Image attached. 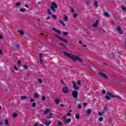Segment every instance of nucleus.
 <instances>
[{"instance_id":"nucleus-47","label":"nucleus","mask_w":126,"mask_h":126,"mask_svg":"<svg viewBox=\"0 0 126 126\" xmlns=\"http://www.w3.org/2000/svg\"><path fill=\"white\" fill-rule=\"evenodd\" d=\"M67 116H68V117H71V114L70 113H68L66 114Z\"/></svg>"},{"instance_id":"nucleus-63","label":"nucleus","mask_w":126,"mask_h":126,"mask_svg":"<svg viewBox=\"0 0 126 126\" xmlns=\"http://www.w3.org/2000/svg\"><path fill=\"white\" fill-rule=\"evenodd\" d=\"M50 18H51L50 17H48L46 18V19L48 20V19H50Z\"/></svg>"},{"instance_id":"nucleus-13","label":"nucleus","mask_w":126,"mask_h":126,"mask_svg":"<svg viewBox=\"0 0 126 126\" xmlns=\"http://www.w3.org/2000/svg\"><path fill=\"white\" fill-rule=\"evenodd\" d=\"M99 23V21H98V20H96L95 21V23H94L93 25V27H94V28H96L97 27V26H98V24Z\"/></svg>"},{"instance_id":"nucleus-39","label":"nucleus","mask_w":126,"mask_h":126,"mask_svg":"<svg viewBox=\"0 0 126 126\" xmlns=\"http://www.w3.org/2000/svg\"><path fill=\"white\" fill-rule=\"evenodd\" d=\"M78 17V14H76V13H74L73 14V17H74V18H76V17Z\"/></svg>"},{"instance_id":"nucleus-12","label":"nucleus","mask_w":126,"mask_h":126,"mask_svg":"<svg viewBox=\"0 0 126 126\" xmlns=\"http://www.w3.org/2000/svg\"><path fill=\"white\" fill-rule=\"evenodd\" d=\"M108 105H104L103 107V109L102 110L103 114H105V112H106V111H108Z\"/></svg>"},{"instance_id":"nucleus-22","label":"nucleus","mask_w":126,"mask_h":126,"mask_svg":"<svg viewBox=\"0 0 126 126\" xmlns=\"http://www.w3.org/2000/svg\"><path fill=\"white\" fill-rule=\"evenodd\" d=\"M18 32H19V33L21 35H24V32H23V31L18 30Z\"/></svg>"},{"instance_id":"nucleus-42","label":"nucleus","mask_w":126,"mask_h":126,"mask_svg":"<svg viewBox=\"0 0 126 126\" xmlns=\"http://www.w3.org/2000/svg\"><path fill=\"white\" fill-rule=\"evenodd\" d=\"M77 84H78V85H81V83H80V80H78L77 82Z\"/></svg>"},{"instance_id":"nucleus-53","label":"nucleus","mask_w":126,"mask_h":126,"mask_svg":"<svg viewBox=\"0 0 126 126\" xmlns=\"http://www.w3.org/2000/svg\"><path fill=\"white\" fill-rule=\"evenodd\" d=\"M46 122H47V121L45 120H42V123L43 124H44L45 125V124H46Z\"/></svg>"},{"instance_id":"nucleus-33","label":"nucleus","mask_w":126,"mask_h":126,"mask_svg":"<svg viewBox=\"0 0 126 126\" xmlns=\"http://www.w3.org/2000/svg\"><path fill=\"white\" fill-rule=\"evenodd\" d=\"M69 8L70 9L71 12H72V13L74 12V9H73V8L72 7L69 6Z\"/></svg>"},{"instance_id":"nucleus-36","label":"nucleus","mask_w":126,"mask_h":126,"mask_svg":"<svg viewBox=\"0 0 126 126\" xmlns=\"http://www.w3.org/2000/svg\"><path fill=\"white\" fill-rule=\"evenodd\" d=\"M17 116H18V115L16 113L13 114V118H16L17 117Z\"/></svg>"},{"instance_id":"nucleus-3","label":"nucleus","mask_w":126,"mask_h":126,"mask_svg":"<svg viewBox=\"0 0 126 126\" xmlns=\"http://www.w3.org/2000/svg\"><path fill=\"white\" fill-rule=\"evenodd\" d=\"M58 8V5L56 3V2H53L51 3V6H50V9L53 11V12H56V8Z\"/></svg>"},{"instance_id":"nucleus-15","label":"nucleus","mask_w":126,"mask_h":126,"mask_svg":"<svg viewBox=\"0 0 126 126\" xmlns=\"http://www.w3.org/2000/svg\"><path fill=\"white\" fill-rule=\"evenodd\" d=\"M94 6L95 7V8H97L99 5H98V1H95L94 3Z\"/></svg>"},{"instance_id":"nucleus-27","label":"nucleus","mask_w":126,"mask_h":126,"mask_svg":"<svg viewBox=\"0 0 126 126\" xmlns=\"http://www.w3.org/2000/svg\"><path fill=\"white\" fill-rule=\"evenodd\" d=\"M104 16H105V17H110V15H109V13H108L106 12L104 13Z\"/></svg>"},{"instance_id":"nucleus-43","label":"nucleus","mask_w":126,"mask_h":126,"mask_svg":"<svg viewBox=\"0 0 126 126\" xmlns=\"http://www.w3.org/2000/svg\"><path fill=\"white\" fill-rule=\"evenodd\" d=\"M24 67L25 69H28V66H27V65H24Z\"/></svg>"},{"instance_id":"nucleus-45","label":"nucleus","mask_w":126,"mask_h":126,"mask_svg":"<svg viewBox=\"0 0 126 126\" xmlns=\"http://www.w3.org/2000/svg\"><path fill=\"white\" fill-rule=\"evenodd\" d=\"M77 108H78V109H81V105L78 104L77 105Z\"/></svg>"},{"instance_id":"nucleus-51","label":"nucleus","mask_w":126,"mask_h":126,"mask_svg":"<svg viewBox=\"0 0 126 126\" xmlns=\"http://www.w3.org/2000/svg\"><path fill=\"white\" fill-rule=\"evenodd\" d=\"M87 4H88V5L90 4V0H87Z\"/></svg>"},{"instance_id":"nucleus-30","label":"nucleus","mask_w":126,"mask_h":126,"mask_svg":"<svg viewBox=\"0 0 126 126\" xmlns=\"http://www.w3.org/2000/svg\"><path fill=\"white\" fill-rule=\"evenodd\" d=\"M103 120H104V118L102 117H100L98 118V121L99 122H103Z\"/></svg>"},{"instance_id":"nucleus-59","label":"nucleus","mask_w":126,"mask_h":126,"mask_svg":"<svg viewBox=\"0 0 126 126\" xmlns=\"http://www.w3.org/2000/svg\"><path fill=\"white\" fill-rule=\"evenodd\" d=\"M83 105L85 106V107H86L87 106V104L86 103H83Z\"/></svg>"},{"instance_id":"nucleus-28","label":"nucleus","mask_w":126,"mask_h":126,"mask_svg":"<svg viewBox=\"0 0 126 126\" xmlns=\"http://www.w3.org/2000/svg\"><path fill=\"white\" fill-rule=\"evenodd\" d=\"M59 23H61V24H62V25H63V26L65 27V24H64V23H63V21H60Z\"/></svg>"},{"instance_id":"nucleus-32","label":"nucleus","mask_w":126,"mask_h":126,"mask_svg":"<svg viewBox=\"0 0 126 126\" xmlns=\"http://www.w3.org/2000/svg\"><path fill=\"white\" fill-rule=\"evenodd\" d=\"M47 13H48V14L52 15V12H51V9H47Z\"/></svg>"},{"instance_id":"nucleus-35","label":"nucleus","mask_w":126,"mask_h":126,"mask_svg":"<svg viewBox=\"0 0 126 126\" xmlns=\"http://www.w3.org/2000/svg\"><path fill=\"white\" fill-rule=\"evenodd\" d=\"M48 112H50V109H47L46 111H44V115L48 114Z\"/></svg>"},{"instance_id":"nucleus-37","label":"nucleus","mask_w":126,"mask_h":126,"mask_svg":"<svg viewBox=\"0 0 126 126\" xmlns=\"http://www.w3.org/2000/svg\"><path fill=\"white\" fill-rule=\"evenodd\" d=\"M41 100L43 101H45L46 100V96H42V97H41Z\"/></svg>"},{"instance_id":"nucleus-16","label":"nucleus","mask_w":126,"mask_h":126,"mask_svg":"<svg viewBox=\"0 0 126 126\" xmlns=\"http://www.w3.org/2000/svg\"><path fill=\"white\" fill-rule=\"evenodd\" d=\"M9 123L8 122V120L7 119H5L4 121V126H9Z\"/></svg>"},{"instance_id":"nucleus-6","label":"nucleus","mask_w":126,"mask_h":126,"mask_svg":"<svg viewBox=\"0 0 126 126\" xmlns=\"http://www.w3.org/2000/svg\"><path fill=\"white\" fill-rule=\"evenodd\" d=\"M39 62L40 63V64L42 65L44 64V63H43V54L42 53H39Z\"/></svg>"},{"instance_id":"nucleus-41","label":"nucleus","mask_w":126,"mask_h":126,"mask_svg":"<svg viewBox=\"0 0 126 126\" xmlns=\"http://www.w3.org/2000/svg\"><path fill=\"white\" fill-rule=\"evenodd\" d=\"M38 82L39 83H43V80L41 79H38Z\"/></svg>"},{"instance_id":"nucleus-34","label":"nucleus","mask_w":126,"mask_h":126,"mask_svg":"<svg viewBox=\"0 0 126 126\" xmlns=\"http://www.w3.org/2000/svg\"><path fill=\"white\" fill-rule=\"evenodd\" d=\"M63 36H67V35H68V32H63Z\"/></svg>"},{"instance_id":"nucleus-29","label":"nucleus","mask_w":126,"mask_h":126,"mask_svg":"<svg viewBox=\"0 0 126 126\" xmlns=\"http://www.w3.org/2000/svg\"><path fill=\"white\" fill-rule=\"evenodd\" d=\"M15 5H16V6H20V5H21V2L19 1L17 3H16Z\"/></svg>"},{"instance_id":"nucleus-62","label":"nucleus","mask_w":126,"mask_h":126,"mask_svg":"<svg viewBox=\"0 0 126 126\" xmlns=\"http://www.w3.org/2000/svg\"><path fill=\"white\" fill-rule=\"evenodd\" d=\"M61 83H62V84H64L63 81V80H61Z\"/></svg>"},{"instance_id":"nucleus-10","label":"nucleus","mask_w":126,"mask_h":126,"mask_svg":"<svg viewBox=\"0 0 126 126\" xmlns=\"http://www.w3.org/2000/svg\"><path fill=\"white\" fill-rule=\"evenodd\" d=\"M72 84L73 89H75V90H78V89H79V88L78 87V86H77V85H76V84L74 83L73 82Z\"/></svg>"},{"instance_id":"nucleus-7","label":"nucleus","mask_w":126,"mask_h":126,"mask_svg":"<svg viewBox=\"0 0 126 126\" xmlns=\"http://www.w3.org/2000/svg\"><path fill=\"white\" fill-rule=\"evenodd\" d=\"M98 75L104 77L105 79H108V76L106 74L103 73L102 72H98Z\"/></svg>"},{"instance_id":"nucleus-24","label":"nucleus","mask_w":126,"mask_h":126,"mask_svg":"<svg viewBox=\"0 0 126 126\" xmlns=\"http://www.w3.org/2000/svg\"><path fill=\"white\" fill-rule=\"evenodd\" d=\"M60 102H61V100H60V99H57L55 100V103L57 105H58V104L60 103Z\"/></svg>"},{"instance_id":"nucleus-14","label":"nucleus","mask_w":126,"mask_h":126,"mask_svg":"<svg viewBox=\"0 0 126 126\" xmlns=\"http://www.w3.org/2000/svg\"><path fill=\"white\" fill-rule=\"evenodd\" d=\"M70 121H71V119H66L64 120V122L65 124H68L69 123H70Z\"/></svg>"},{"instance_id":"nucleus-50","label":"nucleus","mask_w":126,"mask_h":126,"mask_svg":"<svg viewBox=\"0 0 126 126\" xmlns=\"http://www.w3.org/2000/svg\"><path fill=\"white\" fill-rule=\"evenodd\" d=\"M30 102H31V103L34 102V99H33L32 98H30Z\"/></svg>"},{"instance_id":"nucleus-55","label":"nucleus","mask_w":126,"mask_h":126,"mask_svg":"<svg viewBox=\"0 0 126 126\" xmlns=\"http://www.w3.org/2000/svg\"><path fill=\"white\" fill-rule=\"evenodd\" d=\"M58 125L59 126H62V122H59L58 123Z\"/></svg>"},{"instance_id":"nucleus-52","label":"nucleus","mask_w":126,"mask_h":126,"mask_svg":"<svg viewBox=\"0 0 126 126\" xmlns=\"http://www.w3.org/2000/svg\"><path fill=\"white\" fill-rule=\"evenodd\" d=\"M104 114V113H103V111H102V113H101V112H99V113H98L99 116H102V115H103V114Z\"/></svg>"},{"instance_id":"nucleus-19","label":"nucleus","mask_w":126,"mask_h":126,"mask_svg":"<svg viewBox=\"0 0 126 126\" xmlns=\"http://www.w3.org/2000/svg\"><path fill=\"white\" fill-rule=\"evenodd\" d=\"M33 97L35 98H39V94L35 93L33 94Z\"/></svg>"},{"instance_id":"nucleus-1","label":"nucleus","mask_w":126,"mask_h":126,"mask_svg":"<svg viewBox=\"0 0 126 126\" xmlns=\"http://www.w3.org/2000/svg\"><path fill=\"white\" fill-rule=\"evenodd\" d=\"M63 54L64 56L68 57V58H70V59H71L72 61H74L75 62H76V61H78V62H79L80 63H82L83 62V60L78 56H76L72 54H68V53L66 52H63Z\"/></svg>"},{"instance_id":"nucleus-4","label":"nucleus","mask_w":126,"mask_h":126,"mask_svg":"<svg viewBox=\"0 0 126 126\" xmlns=\"http://www.w3.org/2000/svg\"><path fill=\"white\" fill-rule=\"evenodd\" d=\"M55 36L56 37V38H58L59 40L62 41V42H64V43H67V42H68V41L66 40L65 39L61 37V36H60L58 34H56Z\"/></svg>"},{"instance_id":"nucleus-18","label":"nucleus","mask_w":126,"mask_h":126,"mask_svg":"<svg viewBox=\"0 0 126 126\" xmlns=\"http://www.w3.org/2000/svg\"><path fill=\"white\" fill-rule=\"evenodd\" d=\"M20 48V45L19 44H16V47L14 49V51H16L18 49H19Z\"/></svg>"},{"instance_id":"nucleus-8","label":"nucleus","mask_w":126,"mask_h":126,"mask_svg":"<svg viewBox=\"0 0 126 126\" xmlns=\"http://www.w3.org/2000/svg\"><path fill=\"white\" fill-rule=\"evenodd\" d=\"M63 92L65 94H66L69 92V89H68V88L65 87L63 89Z\"/></svg>"},{"instance_id":"nucleus-2","label":"nucleus","mask_w":126,"mask_h":126,"mask_svg":"<svg viewBox=\"0 0 126 126\" xmlns=\"http://www.w3.org/2000/svg\"><path fill=\"white\" fill-rule=\"evenodd\" d=\"M117 97L118 98V99H122V97L119 95H114L112 94V93L110 92H108L106 94V95L104 96L105 99H106L107 100H110L111 98L113 97Z\"/></svg>"},{"instance_id":"nucleus-9","label":"nucleus","mask_w":126,"mask_h":126,"mask_svg":"<svg viewBox=\"0 0 126 126\" xmlns=\"http://www.w3.org/2000/svg\"><path fill=\"white\" fill-rule=\"evenodd\" d=\"M117 31H119V33L121 34H124V31L123 30H122V28L120 26L117 27Z\"/></svg>"},{"instance_id":"nucleus-64","label":"nucleus","mask_w":126,"mask_h":126,"mask_svg":"<svg viewBox=\"0 0 126 126\" xmlns=\"http://www.w3.org/2000/svg\"><path fill=\"white\" fill-rule=\"evenodd\" d=\"M25 7H29L28 5L27 4L25 5Z\"/></svg>"},{"instance_id":"nucleus-48","label":"nucleus","mask_w":126,"mask_h":126,"mask_svg":"<svg viewBox=\"0 0 126 126\" xmlns=\"http://www.w3.org/2000/svg\"><path fill=\"white\" fill-rule=\"evenodd\" d=\"M102 94H105L106 93V91L105 90H103L101 92Z\"/></svg>"},{"instance_id":"nucleus-38","label":"nucleus","mask_w":126,"mask_h":126,"mask_svg":"<svg viewBox=\"0 0 126 126\" xmlns=\"http://www.w3.org/2000/svg\"><path fill=\"white\" fill-rule=\"evenodd\" d=\"M24 99H27V96H21V100H24Z\"/></svg>"},{"instance_id":"nucleus-11","label":"nucleus","mask_w":126,"mask_h":126,"mask_svg":"<svg viewBox=\"0 0 126 126\" xmlns=\"http://www.w3.org/2000/svg\"><path fill=\"white\" fill-rule=\"evenodd\" d=\"M52 30H53V31H55L57 33H58L59 35H61L62 34V32H61V31H59L55 28H53Z\"/></svg>"},{"instance_id":"nucleus-25","label":"nucleus","mask_w":126,"mask_h":126,"mask_svg":"<svg viewBox=\"0 0 126 126\" xmlns=\"http://www.w3.org/2000/svg\"><path fill=\"white\" fill-rule=\"evenodd\" d=\"M75 118L76 120H79V118H80V116H79V114L78 113L76 114Z\"/></svg>"},{"instance_id":"nucleus-40","label":"nucleus","mask_w":126,"mask_h":126,"mask_svg":"<svg viewBox=\"0 0 126 126\" xmlns=\"http://www.w3.org/2000/svg\"><path fill=\"white\" fill-rule=\"evenodd\" d=\"M32 108H35V107H36V103L35 102L32 103Z\"/></svg>"},{"instance_id":"nucleus-26","label":"nucleus","mask_w":126,"mask_h":126,"mask_svg":"<svg viewBox=\"0 0 126 126\" xmlns=\"http://www.w3.org/2000/svg\"><path fill=\"white\" fill-rule=\"evenodd\" d=\"M26 11V9L25 8H20L19 9V11H20L21 12H25Z\"/></svg>"},{"instance_id":"nucleus-23","label":"nucleus","mask_w":126,"mask_h":126,"mask_svg":"<svg viewBox=\"0 0 126 126\" xmlns=\"http://www.w3.org/2000/svg\"><path fill=\"white\" fill-rule=\"evenodd\" d=\"M121 8L124 12H126V8L125 6H121Z\"/></svg>"},{"instance_id":"nucleus-31","label":"nucleus","mask_w":126,"mask_h":126,"mask_svg":"<svg viewBox=\"0 0 126 126\" xmlns=\"http://www.w3.org/2000/svg\"><path fill=\"white\" fill-rule=\"evenodd\" d=\"M116 21L119 22V20H121V19H120V17H115Z\"/></svg>"},{"instance_id":"nucleus-60","label":"nucleus","mask_w":126,"mask_h":126,"mask_svg":"<svg viewBox=\"0 0 126 126\" xmlns=\"http://www.w3.org/2000/svg\"><path fill=\"white\" fill-rule=\"evenodd\" d=\"M0 55H2V51L0 49Z\"/></svg>"},{"instance_id":"nucleus-49","label":"nucleus","mask_w":126,"mask_h":126,"mask_svg":"<svg viewBox=\"0 0 126 126\" xmlns=\"http://www.w3.org/2000/svg\"><path fill=\"white\" fill-rule=\"evenodd\" d=\"M14 69H15V70H18V68L16 67V66H14Z\"/></svg>"},{"instance_id":"nucleus-57","label":"nucleus","mask_w":126,"mask_h":126,"mask_svg":"<svg viewBox=\"0 0 126 126\" xmlns=\"http://www.w3.org/2000/svg\"><path fill=\"white\" fill-rule=\"evenodd\" d=\"M47 119H51V118H52V117H51L49 115L47 116Z\"/></svg>"},{"instance_id":"nucleus-17","label":"nucleus","mask_w":126,"mask_h":126,"mask_svg":"<svg viewBox=\"0 0 126 126\" xmlns=\"http://www.w3.org/2000/svg\"><path fill=\"white\" fill-rule=\"evenodd\" d=\"M63 20L66 22L68 20V18L67 17V16L65 15L63 18Z\"/></svg>"},{"instance_id":"nucleus-56","label":"nucleus","mask_w":126,"mask_h":126,"mask_svg":"<svg viewBox=\"0 0 126 126\" xmlns=\"http://www.w3.org/2000/svg\"><path fill=\"white\" fill-rule=\"evenodd\" d=\"M33 126H39V124H38L37 123H35L33 124Z\"/></svg>"},{"instance_id":"nucleus-20","label":"nucleus","mask_w":126,"mask_h":126,"mask_svg":"<svg viewBox=\"0 0 126 126\" xmlns=\"http://www.w3.org/2000/svg\"><path fill=\"white\" fill-rule=\"evenodd\" d=\"M90 114H91V109H88L87 110V115H90Z\"/></svg>"},{"instance_id":"nucleus-21","label":"nucleus","mask_w":126,"mask_h":126,"mask_svg":"<svg viewBox=\"0 0 126 126\" xmlns=\"http://www.w3.org/2000/svg\"><path fill=\"white\" fill-rule=\"evenodd\" d=\"M45 126H49L51 125V121H46L45 123Z\"/></svg>"},{"instance_id":"nucleus-54","label":"nucleus","mask_w":126,"mask_h":126,"mask_svg":"<svg viewBox=\"0 0 126 126\" xmlns=\"http://www.w3.org/2000/svg\"><path fill=\"white\" fill-rule=\"evenodd\" d=\"M60 45H61V46H63V48H65V45H64V44H63V43H60Z\"/></svg>"},{"instance_id":"nucleus-46","label":"nucleus","mask_w":126,"mask_h":126,"mask_svg":"<svg viewBox=\"0 0 126 126\" xmlns=\"http://www.w3.org/2000/svg\"><path fill=\"white\" fill-rule=\"evenodd\" d=\"M52 15L53 18H54V19L57 18V17L56 16V15H53V14H52V15Z\"/></svg>"},{"instance_id":"nucleus-61","label":"nucleus","mask_w":126,"mask_h":126,"mask_svg":"<svg viewBox=\"0 0 126 126\" xmlns=\"http://www.w3.org/2000/svg\"><path fill=\"white\" fill-rule=\"evenodd\" d=\"M78 43L81 45H82V42H81V41H79Z\"/></svg>"},{"instance_id":"nucleus-58","label":"nucleus","mask_w":126,"mask_h":126,"mask_svg":"<svg viewBox=\"0 0 126 126\" xmlns=\"http://www.w3.org/2000/svg\"><path fill=\"white\" fill-rule=\"evenodd\" d=\"M3 124V122L0 121V126H1Z\"/></svg>"},{"instance_id":"nucleus-44","label":"nucleus","mask_w":126,"mask_h":126,"mask_svg":"<svg viewBox=\"0 0 126 126\" xmlns=\"http://www.w3.org/2000/svg\"><path fill=\"white\" fill-rule=\"evenodd\" d=\"M21 64V61L20 60L18 61V65H20Z\"/></svg>"},{"instance_id":"nucleus-5","label":"nucleus","mask_w":126,"mask_h":126,"mask_svg":"<svg viewBox=\"0 0 126 126\" xmlns=\"http://www.w3.org/2000/svg\"><path fill=\"white\" fill-rule=\"evenodd\" d=\"M72 96L73 98H77L78 96V92L76 91H73V92H72Z\"/></svg>"}]
</instances>
